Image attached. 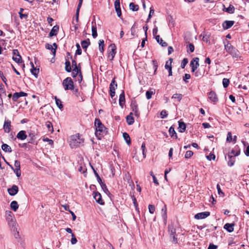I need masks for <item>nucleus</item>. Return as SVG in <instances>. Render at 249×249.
Returning <instances> with one entry per match:
<instances>
[{
    "label": "nucleus",
    "instance_id": "obj_1",
    "mask_svg": "<svg viewBox=\"0 0 249 249\" xmlns=\"http://www.w3.org/2000/svg\"><path fill=\"white\" fill-rule=\"evenodd\" d=\"M94 125L96 127L95 135L98 139L101 140L104 136L107 134V128L98 118H96L95 120Z\"/></svg>",
    "mask_w": 249,
    "mask_h": 249
},
{
    "label": "nucleus",
    "instance_id": "obj_2",
    "mask_svg": "<svg viewBox=\"0 0 249 249\" xmlns=\"http://www.w3.org/2000/svg\"><path fill=\"white\" fill-rule=\"evenodd\" d=\"M84 139L82 136L79 133L71 136L70 140V145L71 148H76L83 145Z\"/></svg>",
    "mask_w": 249,
    "mask_h": 249
},
{
    "label": "nucleus",
    "instance_id": "obj_3",
    "mask_svg": "<svg viewBox=\"0 0 249 249\" xmlns=\"http://www.w3.org/2000/svg\"><path fill=\"white\" fill-rule=\"evenodd\" d=\"M9 214L7 217V220L8 221V224L11 228V230L13 232V234L14 237L16 238H18L19 236L18 231L17 230V228L16 227V222L15 220L13 218L12 216V213L10 211L9 212Z\"/></svg>",
    "mask_w": 249,
    "mask_h": 249
},
{
    "label": "nucleus",
    "instance_id": "obj_4",
    "mask_svg": "<svg viewBox=\"0 0 249 249\" xmlns=\"http://www.w3.org/2000/svg\"><path fill=\"white\" fill-rule=\"evenodd\" d=\"M224 43L226 52L230 53L233 57H236L238 56V51L231 45L229 41L227 40Z\"/></svg>",
    "mask_w": 249,
    "mask_h": 249
},
{
    "label": "nucleus",
    "instance_id": "obj_5",
    "mask_svg": "<svg viewBox=\"0 0 249 249\" xmlns=\"http://www.w3.org/2000/svg\"><path fill=\"white\" fill-rule=\"evenodd\" d=\"M62 85L65 90L74 89V83L71 78L68 77L62 82Z\"/></svg>",
    "mask_w": 249,
    "mask_h": 249
},
{
    "label": "nucleus",
    "instance_id": "obj_6",
    "mask_svg": "<svg viewBox=\"0 0 249 249\" xmlns=\"http://www.w3.org/2000/svg\"><path fill=\"white\" fill-rule=\"evenodd\" d=\"M77 76V81L79 83H81L83 80V76L82 74L81 68H74L72 70V76L75 78Z\"/></svg>",
    "mask_w": 249,
    "mask_h": 249
},
{
    "label": "nucleus",
    "instance_id": "obj_7",
    "mask_svg": "<svg viewBox=\"0 0 249 249\" xmlns=\"http://www.w3.org/2000/svg\"><path fill=\"white\" fill-rule=\"evenodd\" d=\"M168 228L169 232L170 234V237L172 239V242L175 244L177 243L178 242V240L176 237V229L172 224L169 225Z\"/></svg>",
    "mask_w": 249,
    "mask_h": 249
},
{
    "label": "nucleus",
    "instance_id": "obj_8",
    "mask_svg": "<svg viewBox=\"0 0 249 249\" xmlns=\"http://www.w3.org/2000/svg\"><path fill=\"white\" fill-rule=\"evenodd\" d=\"M117 87V84L116 81L115 80V78L112 79L110 85H109V92L110 95L112 98L115 96V89Z\"/></svg>",
    "mask_w": 249,
    "mask_h": 249
},
{
    "label": "nucleus",
    "instance_id": "obj_9",
    "mask_svg": "<svg viewBox=\"0 0 249 249\" xmlns=\"http://www.w3.org/2000/svg\"><path fill=\"white\" fill-rule=\"evenodd\" d=\"M199 59L198 57H195L190 62V67H191L192 72H195L199 66Z\"/></svg>",
    "mask_w": 249,
    "mask_h": 249
},
{
    "label": "nucleus",
    "instance_id": "obj_10",
    "mask_svg": "<svg viewBox=\"0 0 249 249\" xmlns=\"http://www.w3.org/2000/svg\"><path fill=\"white\" fill-rule=\"evenodd\" d=\"M109 48H110L111 50L109 51L108 58L112 61L116 53V47L114 44H111Z\"/></svg>",
    "mask_w": 249,
    "mask_h": 249
},
{
    "label": "nucleus",
    "instance_id": "obj_11",
    "mask_svg": "<svg viewBox=\"0 0 249 249\" xmlns=\"http://www.w3.org/2000/svg\"><path fill=\"white\" fill-rule=\"evenodd\" d=\"M240 150L238 146H235L234 148L231 150V151L229 153L227 156H225V158L227 159V158H231V157H235L237 156L240 154Z\"/></svg>",
    "mask_w": 249,
    "mask_h": 249
},
{
    "label": "nucleus",
    "instance_id": "obj_12",
    "mask_svg": "<svg viewBox=\"0 0 249 249\" xmlns=\"http://www.w3.org/2000/svg\"><path fill=\"white\" fill-rule=\"evenodd\" d=\"M13 59L17 63H19L22 62L21 57L18 50L14 49L13 51Z\"/></svg>",
    "mask_w": 249,
    "mask_h": 249
},
{
    "label": "nucleus",
    "instance_id": "obj_13",
    "mask_svg": "<svg viewBox=\"0 0 249 249\" xmlns=\"http://www.w3.org/2000/svg\"><path fill=\"white\" fill-rule=\"evenodd\" d=\"M11 122L9 120H5L3 128L5 133H9L11 131Z\"/></svg>",
    "mask_w": 249,
    "mask_h": 249
},
{
    "label": "nucleus",
    "instance_id": "obj_14",
    "mask_svg": "<svg viewBox=\"0 0 249 249\" xmlns=\"http://www.w3.org/2000/svg\"><path fill=\"white\" fill-rule=\"evenodd\" d=\"M114 7L115 11L117 13L118 17L120 18L122 15V12L120 7V0H115L114 2Z\"/></svg>",
    "mask_w": 249,
    "mask_h": 249
},
{
    "label": "nucleus",
    "instance_id": "obj_15",
    "mask_svg": "<svg viewBox=\"0 0 249 249\" xmlns=\"http://www.w3.org/2000/svg\"><path fill=\"white\" fill-rule=\"evenodd\" d=\"M210 214L209 212H204L198 213L195 215V218L196 219H204L209 216Z\"/></svg>",
    "mask_w": 249,
    "mask_h": 249
},
{
    "label": "nucleus",
    "instance_id": "obj_16",
    "mask_svg": "<svg viewBox=\"0 0 249 249\" xmlns=\"http://www.w3.org/2000/svg\"><path fill=\"white\" fill-rule=\"evenodd\" d=\"M27 95V93L23 92L20 91L19 92H15L13 94L12 96V100L14 102H16L19 98L23 96H26Z\"/></svg>",
    "mask_w": 249,
    "mask_h": 249
},
{
    "label": "nucleus",
    "instance_id": "obj_17",
    "mask_svg": "<svg viewBox=\"0 0 249 249\" xmlns=\"http://www.w3.org/2000/svg\"><path fill=\"white\" fill-rule=\"evenodd\" d=\"M18 187L16 185H14L11 188L8 189V192L9 194L12 196L16 195L18 193Z\"/></svg>",
    "mask_w": 249,
    "mask_h": 249
},
{
    "label": "nucleus",
    "instance_id": "obj_18",
    "mask_svg": "<svg viewBox=\"0 0 249 249\" xmlns=\"http://www.w3.org/2000/svg\"><path fill=\"white\" fill-rule=\"evenodd\" d=\"M94 198L96 201L100 205H104V202L102 199L101 195L98 192L94 193Z\"/></svg>",
    "mask_w": 249,
    "mask_h": 249
},
{
    "label": "nucleus",
    "instance_id": "obj_19",
    "mask_svg": "<svg viewBox=\"0 0 249 249\" xmlns=\"http://www.w3.org/2000/svg\"><path fill=\"white\" fill-rule=\"evenodd\" d=\"M234 21L226 20L223 22L222 26L224 29H228L234 24Z\"/></svg>",
    "mask_w": 249,
    "mask_h": 249
},
{
    "label": "nucleus",
    "instance_id": "obj_20",
    "mask_svg": "<svg viewBox=\"0 0 249 249\" xmlns=\"http://www.w3.org/2000/svg\"><path fill=\"white\" fill-rule=\"evenodd\" d=\"M209 98L213 102H216L218 101V98L215 92L213 91H211L209 93Z\"/></svg>",
    "mask_w": 249,
    "mask_h": 249
},
{
    "label": "nucleus",
    "instance_id": "obj_21",
    "mask_svg": "<svg viewBox=\"0 0 249 249\" xmlns=\"http://www.w3.org/2000/svg\"><path fill=\"white\" fill-rule=\"evenodd\" d=\"M59 30V26L57 25L54 26L52 30H51L49 33V36L52 37L53 36H56L58 33Z\"/></svg>",
    "mask_w": 249,
    "mask_h": 249
},
{
    "label": "nucleus",
    "instance_id": "obj_22",
    "mask_svg": "<svg viewBox=\"0 0 249 249\" xmlns=\"http://www.w3.org/2000/svg\"><path fill=\"white\" fill-rule=\"evenodd\" d=\"M17 138L21 140H24L27 138V135L25 131H20L17 135Z\"/></svg>",
    "mask_w": 249,
    "mask_h": 249
},
{
    "label": "nucleus",
    "instance_id": "obj_23",
    "mask_svg": "<svg viewBox=\"0 0 249 249\" xmlns=\"http://www.w3.org/2000/svg\"><path fill=\"white\" fill-rule=\"evenodd\" d=\"M155 39L157 42H158L162 47H166L167 46V43L164 42L162 38L160 37L159 35L156 36Z\"/></svg>",
    "mask_w": 249,
    "mask_h": 249
},
{
    "label": "nucleus",
    "instance_id": "obj_24",
    "mask_svg": "<svg viewBox=\"0 0 249 249\" xmlns=\"http://www.w3.org/2000/svg\"><path fill=\"white\" fill-rule=\"evenodd\" d=\"M125 102V96L124 91L123 90L122 92L120 94L119 96V104L122 107H123V105H124Z\"/></svg>",
    "mask_w": 249,
    "mask_h": 249
},
{
    "label": "nucleus",
    "instance_id": "obj_25",
    "mask_svg": "<svg viewBox=\"0 0 249 249\" xmlns=\"http://www.w3.org/2000/svg\"><path fill=\"white\" fill-rule=\"evenodd\" d=\"M133 113L131 112L129 115L126 117L127 123L128 125L132 124L134 122V118L132 117Z\"/></svg>",
    "mask_w": 249,
    "mask_h": 249
},
{
    "label": "nucleus",
    "instance_id": "obj_26",
    "mask_svg": "<svg viewBox=\"0 0 249 249\" xmlns=\"http://www.w3.org/2000/svg\"><path fill=\"white\" fill-rule=\"evenodd\" d=\"M178 125V131L181 133L184 132L186 129L185 124L184 122L179 121Z\"/></svg>",
    "mask_w": 249,
    "mask_h": 249
},
{
    "label": "nucleus",
    "instance_id": "obj_27",
    "mask_svg": "<svg viewBox=\"0 0 249 249\" xmlns=\"http://www.w3.org/2000/svg\"><path fill=\"white\" fill-rule=\"evenodd\" d=\"M234 224H230V223H226L224 226V228L226 229L227 231H228L229 232H231L233 231L234 230Z\"/></svg>",
    "mask_w": 249,
    "mask_h": 249
},
{
    "label": "nucleus",
    "instance_id": "obj_28",
    "mask_svg": "<svg viewBox=\"0 0 249 249\" xmlns=\"http://www.w3.org/2000/svg\"><path fill=\"white\" fill-rule=\"evenodd\" d=\"M169 133L170 134V136L175 139H177V135L174 129V128L172 126H171L169 129Z\"/></svg>",
    "mask_w": 249,
    "mask_h": 249
},
{
    "label": "nucleus",
    "instance_id": "obj_29",
    "mask_svg": "<svg viewBox=\"0 0 249 249\" xmlns=\"http://www.w3.org/2000/svg\"><path fill=\"white\" fill-rule=\"evenodd\" d=\"M194 72V75L196 77L201 78L203 76L205 71L198 69L197 70H196Z\"/></svg>",
    "mask_w": 249,
    "mask_h": 249
},
{
    "label": "nucleus",
    "instance_id": "obj_30",
    "mask_svg": "<svg viewBox=\"0 0 249 249\" xmlns=\"http://www.w3.org/2000/svg\"><path fill=\"white\" fill-rule=\"evenodd\" d=\"M1 149L5 152L11 153L12 152V149L11 147L5 143L2 144Z\"/></svg>",
    "mask_w": 249,
    "mask_h": 249
},
{
    "label": "nucleus",
    "instance_id": "obj_31",
    "mask_svg": "<svg viewBox=\"0 0 249 249\" xmlns=\"http://www.w3.org/2000/svg\"><path fill=\"white\" fill-rule=\"evenodd\" d=\"M10 207L13 211L16 212L18 208V204L16 201H13L10 204Z\"/></svg>",
    "mask_w": 249,
    "mask_h": 249
},
{
    "label": "nucleus",
    "instance_id": "obj_32",
    "mask_svg": "<svg viewBox=\"0 0 249 249\" xmlns=\"http://www.w3.org/2000/svg\"><path fill=\"white\" fill-rule=\"evenodd\" d=\"M91 30L92 36L94 38H95L97 36V28L95 23H94V25H92Z\"/></svg>",
    "mask_w": 249,
    "mask_h": 249
},
{
    "label": "nucleus",
    "instance_id": "obj_33",
    "mask_svg": "<svg viewBox=\"0 0 249 249\" xmlns=\"http://www.w3.org/2000/svg\"><path fill=\"white\" fill-rule=\"evenodd\" d=\"M45 47L47 49H48V50H50L51 51L53 56L55 55V53H56L55 49H53L52 45L50 44L49 43H47L45 45Z\"/></svg>",
    "mask_w": 249,
    "mask_h": 249
},
{
    "label": "nucleus",
    "instance_id": "obj_34",
    "mask_svg": "<svg viewBox=\"0 0 249 249\" xmlns=\"http://www.w3.org/2000/svg\"><path fill=\"white\" fill-rule=\"evenodd\" d=\"M123 136L127 144L130 145L131 143V140L129 135L127 133L124 132Z\"/></svg>",
    "mask_w": 249,
    "mask_h": 249
},
{
    "label": "nucleus",
    "instance_id": "obj_35",
    "mask_svg": "<svg viewBox=\"0 0 249 249\" xmlns=\"http://www.w3.org/2000/svg\"><path fill=\"white\" fill-rule=\"evenodd\" d=\"M165 68L168 71L169 76L172 75V66L170 64H169L168 61H166L165 65Z\"/></svg>",
    "mask_w": 249,
    "mask_h": 249
},
{
    "label": "nucleus",
    "instance_id": "obj_36",
    "mask_svg": "<svg viewBox=\"0 0 249 249\" xmlns=\"http://www.w3.org/2000/svg\"><path fill=\"white\" fill-rule=\"evenodd\" d=\"M155 93V90L153 89H151L149 90H148L146 92V97L147 99L149 100L152 98V96L153 94Z\"/></svg>",
    "mask_w": 249,
    "mask_h": 249
},
{
    "label": "nucleus",
    "instance_id": "obj_37",
    "mask_svg": "<svg viewBox=\"0 0 249 249\" xmlns=\"http://www.w3.org/2000/svg\"><path fill=\"white\" fill-rule=\"evenodd\" d=\"M10 168L13 170L14 173L16 174L17 177H19L21 176L20 168H14L11 165H9Z\"/></svg>",
    "mask_w": 249,
    "mask_h": 249
},
{
    "label": "nucleus",
    "instance_id": "obj_38",
    "mask_svg": "<svg viewBox=\"0 0 249 249\" xmlns=\"http://www.w3.org/2000/svg\"><path fill=\"white\" fill-rule=\"evenodd\" d=\"M162 217L164 221L166 220L167 219V212H166V206L165 205L161 209Z\"/></svg>",
    "mask_w": 249,
    "mask_h": 249
},
{
    "label": "nucleus",
    "instance_id": "obj_39",
    "mask_svg": "<svg viewBox=\"0 0 249 249\" xmlns=\"http://www.w3.org/2000/svg\"><path fill=\"white\" fill-rule=\"evenodd\" d=\"M129 8L133 11H137L139 9V6L138 5L135 4L133 2H131L129 4Z\"/></svg>",
    "mask_w": 249,
    "mask_h": 249
},
{
    "label": "nucleus",
    "instance_id": "obj_40",
    "mask_svg": "<svg viewBox=\"0 0 249 249\" xmlns=\"http://www.w3.org/2000/svg\"><path fill=\"white\" fill-rule=\"evenodd\" d=\"M54 99L55 100V103L58 107L59 109L62 108L63 107V106L62 104L61 101L59 99H58L56 96L54 97Z\"/></svg>",
    "mask_w": 249,
    "mask_h": 249
},
{
    "label": "nucleus",
    "instance_id": "obj_41",
    "mask_svg": "<svg viewBox=\"0 0 249 249\" xmlns=\"http://www.w3.org/2000/svg\"><path fill=\"white\" fill-rule=\"evenodd\" d=\"M89 44L90 42L89 39L83 40L81 42V45L83 49H87Z\"/></svg>",
    "mask_w": 249,
    "mask_h": 249
},
{
    "label": "nucleus",
    "instance_id": "obj_42",
    "mask_svg": "<svg viewBox=\"0 0 249 249\" xmlns=\"http://www.w3.org/2000/svg\"><path fill=\"white\" fill-rule=\"evenodd\" d=\"M65 71L68 72H70L71 71V63L69 61H66L65 62Z\"/></svg>",
    "mask_w": 249,
    "mask_h": 249
},
{
    "label": "nucleus",
    "instance_id": "obj_43",
    "mask_svg": "<svg viewBox=\"0 0 249 249\" xmlns=\"http://www.w3.org/2000/svg\"><path fill=\"white\" fill-rule=\"evenodd\" d=\"M182 96L181 94L176 93L172 96V98L177 99L178 102H180L182 98Z\"/></svg>",
    "mask_w": 249,
    "mask_h": 249
},
{
    "label": "nucleus",
    "instance_id": "obj_44",
    "mask_svg": "<svg viewBox=\"0 0 249 249\" xmlns=\"http://www.w3.org/2000/svg\"><path fill=\"white\" fill-rule=\"evenodd\" d=\"M100 184L101 187H102L103 190L106 194L107 195L108 194H109V192L106 185L104 182H102V183H100Z\"/></svg>",
    "mask_w": 249,
    "mask_h": 249
},
{
    "label": "nucleus",
    "instance_id": "obj_45",
    "mask_svg": "<svg viewBox=\"0 0 249 249\" xmlns=\"http://www.w3.org/2000/svg\"><path fill=\"white\" fill-rule=\"evenodd\" d=\"M104 41L103 40H100L99 42V50L101 53L104 52Z\"/></svg>",
    "mask_w": 249,
    "mask_h": 249
},
{
    "label": "nucleus",
    "instance_id": "obj_46",
    "mask_svg": "<svg viewBox=\"0 0 249 249\" xmlns=\"http://www.w3.org/2000/svg\"><path fill=\"white\" fill-rule=\"evenodd\" d=\"M46 126L47 127V128L48 129V130L49 131H50L51 132H53V127L52 123H51L49 121H47L46 123Z\"/></svg>",
    "mask_w": 249,
    "mask_h": 249
},
{
    "label": "nucleus",
    "instance_id": "obj_47",
    "mask_svg": "<svg viewBox=\"0 0 249 249\" xmlns=\"http://www.w3.org/2000/svg\"><path fill=\"white\" fill-rule=\"evenodd\" d=\"M76 48H77V50L75 52V55H80L82 53V50H81V47H80V46L79 45V43H76ZM76 57V56H75V58Z\"/></svg>",
    "mask_w": 249,
    "mask_h": 249
},
{
    "label": "nucleus",
    "instance_id": "obj_48",
    "mask_svg": "<svg viewBox=\"0 0 249 249\" xmlns=\"http://www.w3.org/2000/svg\"><path fill=\"white\" fill-rule=\"evenodd\" d=\"M31 72L36 77H37V75L39 72V69L33 67V68L31 69Z\"/></svg>",
    "mask_w": 249,
    "mask_h": 249
},
{
    "label": "nucleus",
    "instance_id": "obj_49",
    "mask_svg": "<svg viewBox=\"0 0 249 249\" xmlns=\"http://www.w3.org/2000/svg\"><path fill=\"white\" fill-rule=\"evenodd\" d=\"M91 168H92V170L93 171V172H94V174L95 177L97 178L98 182L99 183H102V179H101V178L100 177L99 174L97 173V172L96 171L95 169L92 166H91Z\"/></svg>",
    "mask_w": 249,
    "mask_h": 249
},
{
    "label": "nucleus",
    "instance_id": "obj_50",
    "mask_svg": "<svg viewBox=\"0 0 249 249\" xmlns=\"http://www.w3.org/2000/svg\"><path fill=\"white\" fill-rule=\"evenodd\" d=\"M234 7L232 5H230V6L226 9V11L229 13L232 14L234 12Z\"/></svg>",
    "mask_w": 249,
    "mask_h": 249
},
{
    "label": "nucleus",
    "instance_id": "obj_51",
    "mask_svg": "<svg viewBox=\"0 0 249 249\" xmlns=\"http://www.w3.org/2000/svg\"><path fill=\"white\" fill-rule=\"evenodd\" d=\"M227 158L228 159V165L230 166H232V165H233L234 162H235L234 157H231V158Z\"/></svg>",
    "mask_w": 249,
    "mask_h": 249
},
{
    "label": "nucleus",
    "instance_id": "obj_52",
    "mask_svg": "<svg viewBox=\"0 0 249 249\" xmlns=\"http://www.w3.org/2000/svg\"><path fill=\"white\" fill-rule=\"evenodd\" d=\"M6 95V90L2 84H0V96Z\"/></svg>",
    "mask_w": 249,
    "mask_h": 249
},
{
    "label": "nucleus",
    "instance_id": "obj_53",
    "mask_svg": "<svg viewBox=\"0 0 249 249\" xmlns=\"http://www.w3.org/2000/svg\"><path fill=\"white\" fill-rule=\"evenodd\" d=\"M131 107L133 111L138 109V105L136 101H134L131 102Z\"/></svg>",
    "mask_w": 249,
    "mask_h": 249
},
{
    "label": "nucleus",
    "instance_id": "obj_54",
    "mask_svg": "<svg viewBox=\"0 0 249 249\" xmlns=\"http://www.w3.org/2000/svg\"><path fill=\"white\" fill-rule=\"evenodd\" d=\"M230 83L229 79L227 78H224L222 81L223 86L224 88H227Z\"/></svg>",
    "mask_w": 249,
    "mask_h": 249
},
{
    "label": "nucleus",
    "instance_id": "obj_55",
    "mask_svg": "<svg viewBox=\"0 0 249 249\" xmlns=\"http://www.w3.org/2000/svg\"><path fill=\"white\" fill-rule=\"evenodd\" d=\"M149 212L150 213L153 214L155 211V207L154 205L149 204L148 206Z\"/></svg>",
    "mask_w": 249,
    "mask_h": 249
},
{
    "label": "nucleus",
    "instance_id": "obj_56",
    "mask_svg": "<svg viewBox=\"0 0 249 249\" xmlns=\"http://www.w3.org/2000/svg\"><path fill=\"white\" fill-rule=\"evenodd\" d=\"M193 155V152L192 151L188 150L186 152L185 154V158L186 159H189L191 158Z\"/></svg>",
    "mask_w": 249,
    "mask_h": 249
},
{
    "label": "nucleus",
    "instance_id": "obj_57",
    "mask_svg": "<svg viewBox=\"0 0 249 249\" xmlns=\"http://www.w3.org/2000/svg\"><path fill=\"white\" fill-rule=\"evenodd\" d=\"M188 59L186 58H184L182 60L181 63V68L184 69L185 68V67L186 66V65H187V64L188 63Z\"/></svg>",
    "mask_w": 249,
    "mask_h": 249
},
{
    "label": "nucleus",
    "instance_id": "obj_58",
    "mask_svg": "<svg viewBox=\"0 0 249 249\" xmlns=\"http://www.w3.org/2000/svg\"><path fill=\"white\" fill-rule=\"evenodd\" d=\"M23 9L20 8V11L18 13L19 17L21 19H23L24 18H26L28 17L27 14H22V12H23Z\"/></svg>",
    "mask_w": 249,
    "mask_h": 249
},
{
    "label": "nucleus",
    "instance_id": "obj_59",
    "mask_svg": "<svg viewBox=\"0 0 249 249\" xmlns=\"http://www.w3.org/2000/svg\"><path fill=\"white\" fill-rule=\"evenodd\" d=\"M71 243L72 245H74L75 244L77 241V239L75 237V235L73 234V233H72V235H71Z\"/></svg>",
    "mask_w": 249,
    "mask_h": 249
},
{
    "label": "nucleus",
    "instance_id": "obj_60",
    "mask_svg": "<svg viewBox=\"0 0 249 249\" xmlns=\"http://www.w3.org/2000/svg\"><path fill=\"white\" fill-rule=\"evenodd\" d=\"M154 13V10L152 7L150 8L149 14L148 17V18L147 20V22L148 21V20L151 18L152 17V15Z\"/></svg>",
    "mask_w": 249,
    "mask_h": 249
},
{
    "label": "nucleus",
    "instance_id": "obj_61",
    "mask_svg": "<svg viewBox=\"0 0 249 249\" xmlns=\"http://www.w3.org/2000/svg\"><path fill=\"white\" fill-rule=\"evenodd\" d=\"M207 159L209 160H214L215 158V155L213 154L210 153L209 155L206 156Z\"/></svg>",
    "mask_w": 249,
    "mask_h": 249
},
{
    "label": "nucleus",
    "instance_id": "obj_62",
    "mask_svg": "<svg viewBox=\"0 0 249 249\" xmlns=\"http://www.w3.org/2000/svg\"><path fill=\"white\" fill-rule=\"evenodd\" d=\"M168 114L165 110H163L160 112L161 118L163 119L167 117Z\"/></svg>",
    "mask_w": 249,
    "mask_h": 249
},
{
    "label": "nucleus",
    "instance_id": "obj_63",
    "mask_svg": "<svg viewBox=\"0 0 249 249\" xmlns=\"http://www.w3.org/2000/svg\"><path fill=\"white\" fill-rule=\"evenodd\" d=\"M232 140V134L231 132H229L227 134V141L228 142H231Z\"/></svg>",
    "mask_w": 249,
    "mask_h": 249
},
{
    "label": "nucleus",
    "instance_id": "obj_64",
    "mask_svg": "<svg viewBox=\"0 0 249 249\" xmlns=\"http://www.w3.org/2000/svg\"><path fill=\"white\" fill-rule=\"evenodd\" d=\"M191 78V75L190 74L186 73L185 74L184 76L183 77V80L186 82L187 83L188 81H187V79H189Z\"/></svg>",
    "mask_w": 249,
    "mask_h": 249
}]
</instances>
